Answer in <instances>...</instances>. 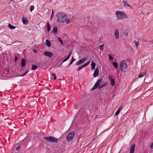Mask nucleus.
Wrapping results in <instances>:
<instances>
[{
  "instance_id": "1",
  "label": "nucleus",
  "mask_w": 153,
  "mask_h": 153,
  "mask_svg": "<svg viewBox=\"0 0 153 153\" xmlns=\"http://www.w3.org/2000/svg\"><path fill=\"white\" fill-rule=\"evenodd\" d=\"M56 17L57 19L56 22L59 23L64 22L67 18V16L65 13L60 12L57 13Z\"/></svg>"
},
{
  "instance_id": "2",
  "label": "nucleus",
  "mask_w": 153,
  "mask_h": 153,
  "mask_svg": "<svg viewBox=\"0 0 153 153\" xmlns=\"http://www.w3.org/2000/svg\"><path fill=\"white\" fill-rule=\"evenodd\" d=\"M116 15L117 19H122L127 18V16L123 11H117L115 13Z\"/></svg>"
},
{
  "instance_id": "3",
  "label": "nucleus",
  "mask_w": 153,
  "mask_h": 153,
  "mask_svg": "<svg viewBox=\"0 0 153 153\" xmlns=\"http://www.w3.org/2000/svg\"><path fill=\"white\" fill-rule=\"evenodd\" d=\"M120 67L122 72H125L127 71V66L126 62L125 61L122 60L120 62Z\"/></svg>"
},
{
  "instance_id": "4",
  "label": "nucleus",
  "mask_w": 153,
  "mask_h": 153,
  "mask_svg": "<svg viewBox=\"0 0 153 153\" xmlns=\"http://www.w3.org/2000/svg\"><path fill=\"white\" fill-rule=\"evenodd\" d=\"M102 79H98L93 87L92 88L91 90L92 91L96 89L98 87V89H100L103 87L102 85V84H100L102 82Z\"/></svg>"
},
{
  "instance_id": "5",
  "label": "nucleus",
  "mask_w": 153,
  "mask_h": 153,
  "mask_svg": "<svg viewBox=\"0 0 153 153\" xmlns=\"http://www.w3.org/2000/svg\"><path fill=\"white\" fill-rule=\"evenodd\" d=\"M44 139L52 143L56 142L57 141V138L51 136L49 137H44Z\"/></svg>"
},
{
  "instance_id": "6",
  "label": "nucleus",
  "mask_w": 153,
  "mask_h": 153,
  "mask_svg": "<svg viewBox=\"0 0 153 153\" xmlns=\"http://www.w3.org/2000/svg\"><path fill=\"white\" fill-rule=\"evenodd\" d=\"M74 136V131L71 132L67 137L66 140L68 142L71 141Z\"/></svg>"
},
{
  "instance_id": "7",
  "label": "nucleus",
  "mask_w": 153,
  "mask_h": 153,
  "mask_svg": "<svg viewBox=\"0 0 153 153\" xmlns=\"http://www.w3.org/2000/svg\"><path fill=\"white\" fill-rule=\"evenodd\" d=\"M44 54L45 56H47L49 58L52 57L53 55V54L52 52L47 51L45 52L44 53Z\"/></svg>"
},
{
  "instance_id": "8",
  "label": "nucleus",
  "mask_w": 153,
  "mask_h": 153,
  "mask_svg": "<svg viewBox=\"0 0 153 153\" xmlns=\"http://www.w3.org/2000/svg\"><path fill=\"white\" fill-rule=\"evenodd\" d=\"M89 63H90V62L88 61V62H87L85 64L80 66L77 69V71H79L80 70H81L82 69L84 68L87 66L89 64Z\"/></svg>"
},
{
  "instance_id": "9",
  "label": "nucleus",
  "mask_w": 153,
  "mask_h": 153,
  "mask_svg": "<svg viewBox=\"0 0 153 153\" xmlns=\"http://www.w3.org/2000/svg\"><path fill=\"white\" fill-rule=\"evenodd\" d=\"M86 59H87L86 58H84L79 60L76 63V65H78L82 64L86 60Z\"/></svg>"
},
{
  "instance_id": "10",
  "label": "nucleus",
  "mask_w": 153,
  "mask_h": 153,
  "mask_svg": "<svg viewBox=\"0 0 153 153\" xmlns=\"http://www.w3.org/2000/svg\"><path fill=\"white\" fill-rule=\"evenodd\" d=\"M135 145L134 144L132 145L130 150L129 153H134L135 150Z\"/></svg>"
},
{
  "instance_id": "11",
  "label": "nucleus",
  "mask_w": 153,
  "mask_h": 153,
  "mask_svg": "<svg viewBox=\"0 0 153 153\" xmlns=\"http://www.w3.org/2000/svg\"><path fill=\"white\" fill-rule=\"evenodd\" d=\"M99 74V71L98 68H97L93 74V76L94 77H95L98 75Z\"/></svg>"
},
{
  "instance_id": "12",
  "label": "nucleus",
  "mask_w": 153,
  "mask_h": 153,
  "mask_svg": "<svg viewBox=\"0 0 153 153\" xmlns=\"http://www.w3.org/2000/svg\"><path fill=\"white\" fill-rule=\"evenodd\" d=\"M58 27H53L52 32L54 34H56L57 32Z\"/></svg>"
},
{
  "instance_id": "13",
  "label": "nucleus",
  "mask_w": 153,
  "mask_h": 153,
  "mask_svg": "<svg viewBox=\"0 0 153 153\" xmlns=\"http://www.w3.org/2000/svg\"><path fill=\"white\" fill-rule=\"evenodd\" d=\"M115 36L117 39L119 38V32L117 30H116L115 31Z\"/></svg>"
},
{
  "instance_id": "14",
  "label": "nucleus",
  "mask_w": 153,
  "mask_h": 153,
  "mask_svg": "<svg viewBox=\"0 0 153 153\" xmlns=\"http://www.w3.org/2000/svg\"><path fill=\"white\" fill-rule=\"evenodd\" d=\"M26 60L24 59H22L21 61V65L22 67H24L26 64Z\"/></svg>"
},
{
  "instance_id": "15",
  "label": "nucleus",
  "mask_w": 153,
  "mask_h": 153,
  "mask_svg": "<svg viewBox=\"0 0 153 153\" xmlns=\"http://www.w3.org/2000/svg\"><path fill=\"white\" fill-rule=\"evenodd\" d=\"M146 72L144 71L143 72H140L138 76L139 78H141L143 76H145L146 75Z\"/></svg>"
},
{
  "instance_id": "16",
  "label": "nucleus",
  "mask_w": 153,
  "mask_h": 153,
  "mask_svg": "<svg viewBox=\"0 0 153 153\" xmlns=\"http://www.w3.org/2000/svg\"><path fill=\"white\" fill-rule=\"evenodd\" d=\"M95 63L93 62L91 63V69L92 70H94L95 69Z\"/></svg>"
},
{
  "instance_id": "17",
  "label": "nucleus",
  "mask_w": 153,
  "mask_h": 153,
  "mask_svg": "<svg viewBox=\"0 0 153 153\" xmlns=\"http://www.w3.org/2000/svg\"><path fill=\"white\" fill-rule=\"evenodd\" d=\"M45 43L46 45L48 47H50L51 46V43L48 40H46Z\"/></svg>"
},
{
  "instance_id": "18",
  "label": "nucleus",
  "mask_w": 153,
  "mask_h": 153,
  "mask_svg": "<svg viewBox=\"0 0 153 153\" xmlns=\"http://www.w3.org/2000/svg\"><path fill=\"white\" fill-rule=\"evenodd\" d=\"M8 27L11 29H14L16 28L15 27L12 25L10 24H9Z\"/></svg>"
},
{
  "instance_id": "19",
  "label": "nucleus",
  "mask_w": 153,
  "mask_h": 153,
  "mask_svg": "<svg viewBox=\"0 0 153 153\" xmlns=\"http://www.w3.org/2000/svg\"><path fill=\"white\" fill-rule=\"evenodd\" d=\"M111 84L113 86L114 85L115 83L114 79L111 78Z\"/></svg>"
},
{
  "instance_id": "20",
  "label": "nucleus",
  "mask_w": 153,
  "mask_h": 153,
  "mask_svg": "<svg viewBox=\"0 0 153 153\" xmlns=\"http://www.w3.org/2000/svg\"><path fill=\"white\" fill-rule=\"evenodd\" d=\"M37 68V66L36 65H32L31 69L32 70H35Z\"/></svg>"
},
{
  "instance_id": "21",
  "label": "nucleus",
  "mask_w": 153,
  "mask_h": 153,
  "mask_svg": "<svg viewBox=\"0 0 153 153\" xmlns=\"http://www.w3.org/2000/svg\"><path fill=\"white\" fill-rule=\"evenodd\" d=\"M71 53H70L67 56V57L64 60V61H63L62 63H63V62H66V61H67L69 59V58H70V56L71 55Z\"/></svg>"
},
{
  "instance_id": "22",
  "label": "nucleus",
  "mask_w": 153,
  "mask_h": 153,
  "mask_svg": "<svg viewBox=\"0 0 153 153\" xmlns=\"http://www.w3.org/2000/svg\"><path fill=\"white\" fill-rule=\"evenodd\" d=\"M123 3H124L123 5L124 6H127L128 7H131V6H130V5L127 3V2H126L125 1H123Z\"/></svg>"
},
{
  "instance_id": "23",
  "label": "nucleus",
  "mask_w": 153,
  "mask_h": 153,
  "mask_svg": "<svg viewBox=\"0 0 153 153\" xmlns=\"http://www.w3.org/2000/svg\"><path fill=\"white\" fill-rule=\"evenodd\" d=\"M123 34L125 36H127L128 35V32L127 30H125L123 32Z\"/></svg>"
},
{
  "instance_id": "24",
  "label": "nucleus",
  "mask_w": 153,
  "mask_h": 153,
  "mask_svg": "<svg viewBox=\"0 0 153 153\" xmlns=\"http://www.w3.org/2000/svg\"><path fill=\"white\" fill-rule=\"evenodd\" d=\"M47 25L48 28L47 31L48 32H49L51 29L50 25L49 23H47Z\"/></svg>"
},
{
  "instance_id": "25",
  "label": "nucleus",
  "mask_w": 153,
  "mask_h": 153,
  "mask_svg": "<svg viewBox=\"0 0 153 153\" xmlns=\"http://www.w3.org/2000/svg\"><path fill=\"white\" fill-rule=\"evenodd\" d=\"M34 9V7L33 5H31L30 8L29 10L30 12H32Z\"/></svg>"
},
{
  "instance_id": "26",
  "label": "nucleus",
  "mask_w": 153,
  "mask_h": 153,
  "mask_svg": "<svg viewBox=\"0 0 153 153\" xmlns=\"http://www.w3.org/2000/svg\"><path fill=\"white\" fill-rule=\"evenodd\" d=\"M113 64L115 68H117L118 66L116 62H113Z\"/></svg>"
},
{
  "instance_id": "27",
  "label": "nucleus",
  "mask_w": 153,
  "mask_h": 153,
  "mask_svg": "<svg viewBox=\"0 0 153 153\" xmlns=\"http://www.w3.org/2000/svg\"><path fill=\"white\" fill-rule=\"evenodd\" d=\"M22 22L24 24H25V25H26L27 24V21L26 19H22Z\"/></svg>"
},
{
  "instance_id": "28",
  "label": "nucleus",
  "mask_w": 153,
  "mask_h": 153,
  "mask_svg": "<svg viewBox=\"0 0 153 153\" xmlns=\"http://www.w3.org/2000/svg\"><path fill=\"white\" fill-rule=\"evenodd\" d=\"M103 47L104 45H103L102 44V45H100V46H99V48L100 50H102L103 49Z\"/></svg>"
},
{
  "instance_id": "29",
  "label": "nucleus",
  "mask_w": 153,
  "mask_h": 153,
  "mask_svg": "<svg viewBox=\"0 0 153 153\" xmlns=\"http://www.w3.org/2000/svg\"><path fill=\"white\" fill-rule=\"evenodd\" d=\"M134 43L135 45V47L136 48H137V46L138 45V42H137V41H135L134 42Z\"/></svg>"
},
{
  "instance_id": "30",
  "label": "nucleus",
  "mask_w": 153,
  "mask_h": 153,
  "mask_svg": "<svg viewBox=\"0 0 153 153\" xmlns=\"http://www.w3.org/2000/svg\"><path fill=\"white\" fill-rule=\"evenodd\" d=\"M72 59L71 61V62H70V65H71L72 64L73 62H74V61H75V59H74L73 58V57H72Z\"/></svg>"
},
{
  "instance_id": "31",
  "label": "nucleus",
  "mask_w": 153,
  "mask_h": 153,
  "mask_svg": "<svg viewBox=\"0 0 153 153\" xmlns=\"http://www.w3.org/2000/svg\"><path fill=\"white\" fill-rule=\"evenodd\" d=\"M108 56H109V60H111L114 59V58H113V57L111 55H108Z\"/></svg>"
},
{
  "instance_id": "32",
  "label": "nucleus",
  "mask_w": 153,
  "mask_h": 153,
  "mask_svg": "<svg viewBox=\"0 0 153 153\" xmlns=\"http://www.w3.org/2000/svg\"><path fill=\"white\" fill-rule=\"evenodd\" d=\"M120 112V111H119V110H117L116 112L115 113V114L116 115H118V114H119Z\"/></svg>"
},
{
  "instance_id": "33",
  "label": "nucleus",
  "mask_w": 153,
  "mask_h": 153,
  "mask_svg": "<svg viewBox=\"0 0 153 153\" xmlns=\"http://www.w3.org/2000/svg\"><path fill=\"white\" fill-rule=\"evenodd\" d=\"M58 40L61 43V45H62L63 44V41L61 40L60 38L59 37L58 38Z\"/></svg>"
},
{
  "instance_id": "34",
  "label": "nucleus",
  "mask_w": 153,
  "mask_h": 153,
  "mask_svg": "<svg viewBox=\"0 0 153 153\" xmlns=\"http://www.w3.org/2000/svg\"><path fill=\"white\" fill-rule=\"evenodd\" d=\"M52 76H54V77L53 78V79L55 80L56 79V77L54 74H53Z\"/></svg>"
},
{
  "instance_id": "35",
  "label": "nucleus",
  "mask_w": 153,
  "mask_h": 153,
  "mask_svg": "<svg viewBox=\"0 0 153 153\" xmlns=\"http://www.w3.org/2000/svg\"><path fill=\"white\" fill-rule=\"evenodd\" d=\"M70 20L69 19H68L66 21V22L67 24H68L70 23Z\"/></svg>"
},
{
  "instance_id": "36",
  "label": "nucleus",
  "mask_w": 153,
  "mask_h": 153,
  "mask_svg": "<svg viewBox=\"0 0 153 153\" xmlns=\"http://www.w3.org/2000/svg\"><path fill=\"white\" fill-rule=\"evenodd\" d=\"M28 71H27L25 73L23 74L22 75H20V76H25L28 72Z\"/></svg>"
},
{
  "instance_id": "37",
  "label": "nucleus",
  "mask_w": 153,
  "mask_h": 153,
  "mask_svg": "<svg viewBox=\"0 0 153 153\" xmlns=\"http://www.w3.org/2000/svg\"><path fill=\"white\" fill-rule=\"evenodd\" d=\"M21 148V146H18V147H17L16 149V150L17 151H18L19 149H20V148Z\"/></svg>"
},
{
  "instance_id": "38",
  "label": "nucleus",
  "mask_w": 153,
  "mask_h": 153,
  "mask_svg": "<svg viewBox=\"0 0 153 153\" xmlns=\"http://www.w3.org/2000/svg\"><path fill=\"white\" fill-rule=\"evenodd\" d=\"M17 60H18V57L16 56H15V59H14L15 61H16Z\"/></svg>"
},
{
  "instance_id": "39",
  "label": "nucleus",
  "mask_w": 153,
  "mask_h": 153,
  "mask_svg": "<svg viewBox=\"0 0 153 153\" xmlns=\"http://www.w3.org/2000/svg\"><path fill=\"white\" fill-rule=\"evenodd\" d=\"M150 147L151 149H152L153 148V142L150 145Z\"/></svg>"
},
{
  "instance_id": "40",
  "label": "nucleus",
  "mask_w": 153,
  "mask_h": 153,
  "mask_svg": "<svg viewBox=\"0 0 153 153\" xmlns=\"http://www.w3.org/2000/svg\"><path fill=\"white\" fill-rule=\"evenodd\" d=\"M107 84V83H103V84H102V85L103 87H104Z\"/></svg>"
},
{
  "instance_id": "41",
  "label": "nucleus",
  "mask_w": 153,
  "mask_h": 153,
  "mask_svg": "<svg viewBox=\"0 0 153 153\" xmlns=\"http://www.w3.org/2000/svg\"><path fill=\"white\" fill-rule=\"evenodd\" d=\"M123 108V107H122L121 106H120L119 108H118V110H119V111H120V110L122 109Z\"/></svg>"
},
{
  "instance_id": "42",
  "label": "nucleus",
  "mask_w": 153,
  "mask_h": 153,
  "mask_svg": "<svg viewBox=\"0 0 153 153\" xmlns=\"http://www.w3.org/2000/svg\"><path fill=\"white\" fill-rule=\"evenodd\" d=\"M54 15H53V14H51V19H52V18L53 17Z\"/></svg>"
},
{
  "instance_id": "43",
  "label": "nucleus",
  "mask_w": 153,
  "mask_h": 153,
  "mask_svg": "<svg viewBox=\"0 0 153 153\" xmlns=\"http://www.w3.org/2000/svg\"><path fill=\"white\" fill-rule=\"evenodd\" d=\"M33 51H34V52L35 53H37V51L36 50V49H34L33 50Z\"/></svg>"
},
{
  "instance_id": "44",
  "label": "nucleus",
  "mask_w": 153,
  "mask_h": 153,
  "mask_svg": "<svg viewBox=\"0 0 153 153\" xmlns=\"http://www.w3.org/2000/svg\"><path fill=\"white\" fill-rule=\"evenodd\" d=\"M149 42L153 44V40H152L150 41H149Z\"/></svg>"
},
{
  "instance_id": "45",
  "label": "nucleus",
  "mask_w": 153,
  "mask_h": 153,
  "mask_svg": "<svg viewBox=\"0 0 153 153\" xmlns=\"http://www.w3.org/2000/svg\"><path fill=\"white\" fill-rule=\"evenodd\" d=\"M53 9L52 10V13L51 14H53V15H54V13H53Z\"/></svg>"
},
{
  "instance_id": "46",
  "label": "nucleus",
  "mask_w": 153,
  "mask_h": 153,
  "mask_svg": "<svg viewBox=\"0 0 153 153\" xmlns=\"http://www.w3.org/2000/svg\"><path fill=\"white\" fill-rule=\"evenodd\" d=\"M144 42H147L148 41L147 40H145Z\"/></svg>"
},
{
  "instance_id": "47",
  "label": "nucleus",
  "mask_w": 153,
  "mask_h": 153,
  "mask_svg": "<svg viewBox=\"0 0 153 153\" xmlns=\"http://www.w3.org/2000/svg\"><path fill=\"white\" fill-rule=\"evenodd\" d=\"M14 1V0H10V1Z\"/></svg>"
},
{
  "instance_id": "48",
  "label": "nucleus",
  "mask_w": 153,
  "mask_h": 153,
  "mask_svg": "<svg viewBox=\"0 0 153 153\" xmlns=\"http://www.w3.org/2000/svg\"><path fill=\"white\" fill-rule=\"evenodd\" d=\"M110 77H112V76H109V79H110Z\"/></svg>"
},
{
  "instance_id": "49",
  "label": "nucleus",
  "mask_w": 153,
  "mask_h": 153,
  "mask_svg": "<svg viewBox=\"0 0 153 153\" xmlns=\"http://www.w3.org/2000/svg\"><path fill=\"white\" fill-rule=\"evenodd\" d=\"M142 13L143 14H144V13H143V12H142Z\"/></svg>"
},
{
  "instance_id": "50",
  "label": "nucleus",
  "mask_w": 153,
  "mask_h": 153,
  "mask_svg": "<svg viewBox=\"0 0 153 153\" xmlns=\"http://www.w3.org/2000/svg\"><path fill=\"white\" fill-rule=\"evenodd\" d=\"M148 14H149V12H148Z\"/></svg>"
}]
</instances>
